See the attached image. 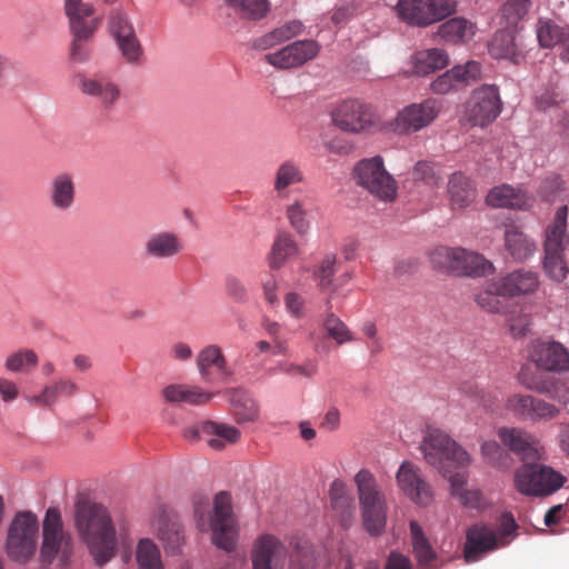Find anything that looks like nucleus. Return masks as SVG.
<instances>
[{"instance_id":"nucleus-1","label":"nucleus","mask_w":569,"mask_h":569,"mask_svg":"<svg viewBox=\"0 0 569 569\" xmlns=\"http://www.w3.org/2000/svg\"><path fill=\"white\" fill-rule=\"evenodd\" d=\"M76 528L87 543L98 566L109 562L116 555V529L106 507L79 501L74 515Z\"/></svg>"},{"instance_id":"nucleus-2","label":"nucleus","mask_w":569,"mask_h":569,"mask_svg":"<svg viewBox=\"0 0 569 569\" xmlns=\"http://www.w3.org/2000/svg\"><path fill=\"white\" fill-rule=\"evenodd\" d=\"M197 527L200 531H212V542L224 551L236 548L237 529L232 513L231 496L221 491L213 500V515L210 511V499L206 495L192 498Z\"/></svg>"},{"instance_id":"nucleus-3","label":"nucleus","mask_w":569,"mask_h":569,"mask_svg":"<svg viewBox=\"0 0 569 569\" xmlns=\"http://www.w3.org/2000/svg\"><path fill=\"white\" fill-rule=\"evenodd\" d=\"M362 523L371 536H380L387 525L388 505L376 477L367 469L355 476Z\"/></svg>"},{"instance_id":"nucleus-4","label":"nucleus","mask_w":569,"mask_h":569,"mask_svg":"<svg viewBox=\"0 0 569 569\" xmlns=\"http://www.w3.org/2000/svg\"><path fill=\"white\" fill-rule=\"evenodd\" d=\"M39 521L31 511H19L7 529L4 553L11 561L26 565L30 562L38 549Z\"/></svg>"},{"instance_id":"nucleus-5","label":"nucleus","mask_w":569,"mask_h":569,"mask_svg":"<svg viewBox=\"0 0 569 569\" xmlns=\"http://www.w3.org/2000/svg\"><path fill=\"white\" fill-rule=\"evenodd\" d=\"M420 449L427 463L435 467L442 476H447L450 468H465L471 461L470 455L440 429H429Z\"/></svg>"},{"instance_id":"nucleus-6","label":"nucleus","mask_w":569,"mask_h":569,"mask_svg":"<svg viewBox=\"0 0 569 569\" xmlns=\"http://www.w3.org/2000/svg\"><path fill=\"white\" fill-rule=\"evenodd\" d=\"M518 528L515 518L510 513H503L498 531L483 525L470 527L466 535L463 557L466 562H475L483 553L505 547Z\"/></svg>"},{"instance_id":"nucleus-7","label":"nucleus","mask_w":569,"mask_h":569,"mask_svg":"<svg viewBox=\"0 0 569 569\" xmlns=\"http://www.w3.org/2000/svg\"><path fill=\"white\" fill-rule=\"evenodd\" d=\"M567 478L550 466L531 461L515 472V486L525 496L546 497L559 490Z\"/></svg>"},{"instance_id":"nucleus-8","label":"nucleus","mask_w":569,"mask_h":569,"mask_svg":"<svg viewBox=\"0 0 569 569\" xmlns=\"http://www.w3.org/2000/svg\"><path fill=\"white\" fill-rule=\"evenodd\" d=\"M332 123L348 133H373L381 129L375 108L359 99H347L331 111Z\"/></svg>"},{"instance_id":"nucleus-9","label":"nucleus","mask_w":569,"mask_h":569,"mask_svg":"<svg viewBox=\"0 0 569 569\" xmlns=\"http://www.w3.org/2000/svg\"><path fill=\"white\" fill-rule=\"evenodd\" d=\"M356 183L367 190L375 198L391 202L397 197V182L386 170L383 159L376 156L360 160L352 172Z\"/></svg>"},{"instance_id":"nucleus-10","label":"nucleus","mask_w":569,"mask_h":569,"mask_svg":"<svg viewBox=\"0 0 569 569\" xmlns=\"http://www.w3.org/2000/svg\"><path fill=\"white\" fill-rule=\"evenodd\" d=\"M72 553V539L64 532L61 513L58 508L51 507L47 510L42 523V542L40 546V560L50 565L57 556L63 562L68 561Z\"/></svg>"},{"instance_id":"nucleus-11","label":"nucleus","mask_w":569,"mask_h":569,"mask_svg":"<svg viewBox=\"0 0 569 569\" xmlns=\"http://www.w3.org/2000/svg\"><path fill=\"white\" fill-rule=\"evenodd\" d=\"M399 490L412 502L427 507L433 501V490L421 469L411 461H403L397 473Z\"/></svg>"},{"instance_id":"nucleus-12","label":"nucleus","mask_w":569,"mask_h":569,"mask_svg":"<svg viewBox=\"0 0 569 569\" xmlns=\"http://www.w3.org/2000/svg\"><path fill=\"white\" fill-rule=\"evenodd\" d=\"M498 437L523 463L546 460V449L540 440L523 429L502 427Z\"/></svg>"},{"instance_id":"nucleus-13","label":"nucleus","mask_w":569,"mask_h":569,"mask_svg":"<svg viewBox=\"0 0 569 569\" xmlns=\"http://www.w3.org/2000/svg\"><path fill=\"white\" fill-rule=\"evenodd\" d=\"M320 51V46L315 40H298L280 50L264 56V61L270 66L289 70L302 67L308 61L315 59Z\"/></svg>"},{"instance_id":"nucleus-14","label":"nucleus","mask_w":569,"mask_h":569,"mask_svg":"<svg viewBox=\"0 0 569 569\" xmlns=\"http://www.w3.org/2000/svg\"><path fill=\"white\" fill-rule=\"evenodd\" d=\"M468 118L473 126L486 127L501 112L498 88L483 86L473 91L468 104Z\"/></svg>"},{"instance_id":"nucleus-15","label":"nucleus","mask_w":569,"mask_h":569,"mask_svg":"<svg viewBox=\"0 0 569 569\" xmlns=\"http://www.w3.org/2000/svg\"><path fill=\"white\" fill-rule=\"evenodd\" d=\"M288 549L272 535L264 533L256 539L250 559L252 569H284Z\"/></svg>"},{"instance_id":"nucleus-16","label":"nucleus","mask_w":569,"mask_h":569,"mask_svg":"<svg viewBox=\"0 0 569 569\" xmlns=\"http://www.w3.org/2000/svg\"><path fill=\"white\" fill-rule=\"evenodd\" d=\"M441 103L437 99H426L420 103H412L399 112L396 122L402 132H416L429 126L439 114Z\"/></svg>"},{"instance_id":"nucleus-17","label":"nucleus","mask_w":569,"mask_h":569,"mask_svg":"<svg viewBox=\"0 0 569 569\" xmlns=\"http://www.w3.org/2000/svg\"><path fill=\"white\" fill-rule=\"evenodd\" d=\"M76 83L83 94L94 98L104 109L114 107L121 97L119 86L104 77L79 73L76 76Z\"/></svg>"},{"instance_id":"nucleus-18","label":"nucleus","mask_w":569,"mask_h":569,"mask_svg":"<svg viewBox=\"0 0 569 569\" xmlns=\"http://www.w3.org/2000/svg\"><path fill=\"white\" fill-rule=\"evenodd\" d=\"M64 12L71 33H94L101 26L102 18L96 16V8L83 0H64Z\"/></svg>"},{"instance_id":"nucleus-19","label":"nucleus","mask_w":569,"mask_h":569,"mask_svg":"<svg viewBox=\"0 0 569 569\" xmlns=\"http://www.w3.org/2000/svg\"><path fill=\"white\" fill-rule=\"evenodd\" d=\"M481 66L477 61H468L465 66H455L439 76L432 83L431 90L437 94H446L461 86H468L480 79Z\"/></svg>"},{"instance_id":"nucleus-20","label":"nucleus","mask_w":569,"mask_h":569,"mask_svg":"<svg viewBox=\"0 0 569 569\" xmlns=\"http://www.w3.org/2000/svg\"><path fill=\"white\" fill-rule=\"evenodd\" d=\"M469 257L476 259V261L481 260L480 253L460 247L450 248L441 246L430 252L429 260L435 270L447 274L460 276L461 271H466L462 263Z\"/></svg>"},{"instance_id":"nucleus-21","label":"nucleus","mask_w":569,"mask_h":569,"mask_svg":"<svg viewBox=\"0 0 569 569\" xmlns=\"http://www.w3.org/2000/svg\"><path fill=\"white\" fill-rule=\"evenodd\" d=\"M497 279L499 287L509 298L535 295L541 286L539 273L525 267L515 269Z\"/></svg>"},{"instance_id":"nucleus-22","label":"nucleus","mask_w":569,"mask_h":569,"mask_svg":"<svg viewBox=\"0 0 569 569\" xmlns=\"http://www.w3.org/2000/svg\"><path fill=\"white\" fill-rule=\"evenodd\" d=\"M537 367L548 371L569 370V352L558 342H538L530 355Z\"/></svg>"},{"instance_id":"nucleus-23","label":"nucleus","mask_w":569,"mask_h":569,"mask_svg":"<svg viewBox=\"0 0 569 569\" xmlns=\"http://www.w3.org/2000/svg\"><path fill=\"white\" fill-rule=\"evenodd\" d=\"M80 391L79 385L70 377H60L44 386L39 395L30 397L31 405L52 407L60 398H73Z\"/></svg>"},{"instance_id":"nucleus-24","label":"nucleus","mask_w":569,"mask_h":569,"mask_svg":"<svg viewBox=\"0 0 569 569\" xmlns=\"http://www.w3.org/2000/svg\"><path fill=\"white\" fill-rule=\"evenodd\" d=\"M183 250L181 238L174 232L152 233L144 243V253L152 259H171Z\"/></svg>"},{"instance_id":"nucleus-25","label":"nucleus","mask_w":569,"mask_h":569,"mask_svg":"<svg viewBox=\"0 0 569 569\" xmlns=\"http://www.w3.org/2000/svg\"><path fill=\"white\" fill-rule=\"evenodd\" d=\"M196 365L202 380L206 382H210L212 379V368L222 377L231 376L222 349L217 345H208L202 348L196 357Z\"/></svg>"},{"instance_id":"nucleus-26","label":"nucleus","mask_w":569,"mask_h":569,"mask_svg":"<svg viewBox=\"0 0 569 569\" xmlns=\"http://www.w3.org/2000/svg\"><path fill=\"white\" fill-rule=\"evenodd\" d=\"M569 246V234L567 232V207L557 210L552 223L545 231L543 253H565Z\"/></svg>"},{"instance_id":"nucleus-27","label":"nucleus","mask_w":569,"mask_h":569,"mask_svg":"<svg viewBox=\"0 0 569 569\" xmlns=\"http://www.w3.org/2000/svg\"><path fill=\"white\" fill-rule=\"evenodd\" d=\"M530 200L527 192L510 184H501L492 188L486 198L487 203L491 207L518 210L528 209Z\"/></svg>"},{"instance_id":"nucleus-28","label":"nucleus","mask_w":569,"mask_h":569,"mask_svg":"<svg viewBox=\"0 0 569 569\" xmlns=\"http://www.w3.org/2000/svg\"><path fill=\"white\" fill-rule=\"evenodd\" d=\"M301 249L295 237L288 231H279L268 253V264L272 270H278L288 260L299 257Z\"/></svg>"},{"instance_id":"nucleus-29","label":"nucleus","mask_w":569,"mask_h":569,"mask_svg":"<svg viewBox=\"0 0 569 569\" xmlns=\"http://www.w3.org/2000/svg\"><path fill=\"white\" fill-rule=\"evenodd\" d=\"M505 248L515 261H526L536 251L537 246L533 239L515 224L505 228Z\"/></svg>"},{"instance_id":"nucleus-30","label":"nucleus","mask_w":569,"mask_h":569,"mask_svg":"<svg viewBox=\"0 0 569 569\" xmlns=\"http://www.w3.org/2000/svg\"><path fill=\"white\" fill-rule=\"evenodd\" d=\"M76 198L74 178L69 172L56 174L50 182L49 199L51 204L60 211L69 210Z\"/></svg>"},{"instance_id":"nucleus-31","label":"nucleus","mask_w":569,"mask_h":569,"mask_svg":"<svg viewBox=\"0 0 569 569\" xmlns=\"http://www.w3.org/2000/svg\"><path fill=\"white\" fill-rule=\"evenodd\" d=\"M305 181V173L299 162L295 160L282 161L274 171L273 190L279 198L288 196V190Z\"/></svg>"},{"instance_id":"nucleus-32","label":"nucleus","mask_w":569,"mask_h":569,"mask_svg":"<svg viewBox=\"0 0 569 569\" xmlns=\"http://www.w3.org/2000/svg\"><path fill=\"white\" fill-rule=\"evenodd\" d=\"M507 298H509L507 293L499 287V280L495 278L476 295L475 300L482 310L503 316L512 303Z\"/></svg>"},{"instance_id":"nucleus-33","label":"nucleus","mask_w":569,"mask_h":569,"mask_svg":"<svg viewBox=\"0 0 569 569\" xmlns=\"http://www.w3.org/2000/svg\"><path fill=\"white\" fill-rule=\"evenodd\" d=\"M204 441L213 450H222L227 445L239 441L241 432L233 426L214 421H204Z\"/></svg>"},{"instance_id":"nucleus-34","label":"nucleus","mask_w":569,"mask_h":569,"mask_svg":"<svg viewBox=\"0 0 569 569\" xmlns=\"http://www.w3.org/2000/svg\"><path fill=\"white\" fill-rule=\"evenodd\" d=\"M230 408L239 423L252 422L259 418V405L246 390L234 389L230 392Z\"/></svg>"},{"instance_id":"nucleus-35","label":"nucleus","mask_w":569,"mask_h":569,"mask_svg":"<svg viewBox=\"0 0 569 569\" xmlns=\"http://www.w3.org/2000/svg\"><path fill=\"white\" fill-rule=\"evenodd\" d=\"M476 30L477 27L473 22L462 17H456L440 24L438 34L447 42L466 43L473 38Z\"/></svg>"},{"instance_id":"nucleus-36","label":"nucleus","mask_w":569,"mask_h":569,"mask_svg":"<svg viewBox=\"0 0 569 569\" xmlns=\"http://www.w3.org/2000/svg\"><path fill=\"white\" fill-rule=\"evenodd\" d=\"M448 192L453 208L463 209L476 199V188L469 178L461 172L451 174L448 181Z\"/></svg>"},{"instance_id":"nucleus-37","label":"nucleus","mask_w":569,"mask_h":569,"mask_svg":"<svg viewBox=\"0 0 569 569\" xmlns=\"http://www.w3.org/2000/svg\"><path fill=\"white\" fill-rule=\"evenodd\" d=\"M162 395L168 402L203 405L210 401L213 393L206 392L199 387H188L182 385H170L162 390Z\"/></svg>"},{"instance_id":"nucleus-38","label":"nucleus","mask_w":569,"mask_h":569,"mask_svg":"<svg viewBox=\"0 0 569 569\" xmlns=\"http://www.w3.org/2000/svg\"><path fill=\"white\" fill-rule=\"evenodd\" d=\"M321 327L327 337L332 339L338 346L351 342L355 340L353 333L348 326L332 312L330 299L327 300V310L322 316Z\"/></svg>"},{"instance_id":"nucleus-39","label":"nucleus","mask_w":569,"mask_h":569,"mask_svg":"<svg viewBox=\"0 0 569 569\" xmlns=\"http://www.w3.org/2000/svg\"><path fill=\"white\" fill-rule=\"evenodd\" d=\"M397 14L412 26L427 27L431 24V14L425 0H399L396 7Z\"/></svg>"},{"instance_id":"nucleus-40","label":"nucleus","mask_w":569,"mask_h":569,"mask_svg":"<svg viewBox=\"0 0 569 569\" xmlns=\"http://www.w3.org/2000/svg\"><path fill=\"white\" fill-rule=\"evenodd\" d=\"M449 63L447 52L439 48L419 51L415 54V72L426 76L436 70L443 69Z\"/></svg>"},{"instance_id":"nucleus-41","label":"nucleus","mask_w":569,"mask_h":569,"mask_svg":"<svg viewBox=\"0 0 569 569\" xmlns=\"http://www.w3.org/2000/svg\"><path fill=\"white\" fill-rule=\"evenodd\" d=\"M410 535L412 540L413 555L420 567H430L436 560V552L432 549L428 538L426 537L421 526L415 521H410Z\"/></svg>"},{"instance_id":"nucleus-42","label":"nucleus","mask_w":569,"mask_h":569,"mask_svg":"<svg viewBox=\"0 0 569 569\" xmlns=\"http://www.w3.org/2000/svg\"><path fill=\"white\" fill-rule=\"evenodd\" d=\"M242 20L258 21L269 12L268 0H223Z\"/></svg>"},{"instance_id":"nucleus-43","label":"nucleus","mask_w":569,"mask_h":569,"mask_svg":"<svg viewBox=\"0 0 569 569\" xmlns=\"http://www.w3.org/2000/svg\"><path fill=\"white\" fill-rule=\"evenodd\" d=\"M569 26H560L549 18H540L537 22V39L541 47L552 48L561 44L567 36Z\"/></svg>"},{"instance_id":"nucleus-44","label":"nucleus","mask_w":569,"mask_h":569,"mask_svg":"<svg viewBox=\"0 0 569 569\" xmlns=\"http://www.w3.org/2000/svg\"><path fill=\"white\" fill-rule=\"evenodd\" d=\"M456 469L457 468H450L447 476H443L451 485L452 495L459 498L465 506H477L480 501L481 493L478 490L465 489V486L467 485V472L463 470L455 471Z\"/></svg>"},{"instance_id":"nucleus-45","label":"nucleus","mask_w":569,"mask_h":569,"mask_svg":"<svg viewBox=\"0 0 569 569\" xmlns=\"http://www.w3.org/2000/svg\"><path fill=\"white\" fill-rule=\"evenodd\" d=\"M138 569H164L159 547L149 538L140 539L136 549Z\"/></svg>"},{"instance_id":"nucleus-46","label":"nucleus","mask_w":569,"mask_h":569,"mask_svg":"<svg viewBox=\"0 0 569 569\" xmlns=\"http://www.w3.org/2000/svg\"><path fill=\"white\" fill-rule=\"evenodd\" d=\"M159 539L170 553H179L184 543V530L179 522L164 521L159 528Z\"/></svg>"},{"instance_id":"nucleus-47","label":"nucleus","mask_w":569,"mask_h":569,"mask_svg":"<svg viewBox=\"0 0 569 569\" xmlns=\"http://www.w3.org/2000/svg\"><path fill=\"white\" fill-rule=\"evenodd\" d=\"M503 317L513 337H525L529 331L530 316L523 311L521 306L511 303Z\"/></svg>"},{"instance_id":"nucleus-48","label":"nucleus","mask_w":569,"mask_h":569,"mask_svg":"<svg viewBox=\"0 0 569 569\" xmlns=\"http://www.w3.org/2000/svg\"><path fill=\"white\" fill-rule=\"evenodd\" d=\"M122 58L131 64H141L143 61V48L136 36L134 30L130 34L116 39Z\"/></svg>"},{"instance_id":"nucleus-49","label":"nucleus","mask_w":569,"mask_h":569,"mask_svg":"<svg viewBox=\"0 0 569 569\" xmlns=\"http://www.w3.org/2000/svg\"><path fill=\"white\" fill-rule=\"evenodd\" d=\"M543 254L542 268L547 277L556 282H562L569 273L565 253L555 252Z\"/></svg>"},{"instance_id":"nucleus-50","label":"nucleus","mask_w":569,"mask_h":569,"mask_svg":"<svg viewBox=\"0 0 569 569\" xmlns=\"http://www.w3.org/2000/svg\"><path fill=\"white\" fill-rule=\"evenodd\" d=\"M489 51L495 58L515 60L517 47L513 37L506 31L497 32L489 46Z\"/></svg>"},{"instance_id":"nucleus-51","label":"nucleus","mask_w":569,"mask_h":569,"mask_svg":"<svg viewBox=\"0 0 569 569\" xmlns=\"http://www.w3.org/2000/svg\"><path fill=\"white\" fill-rule=\"evenodd\" d=\"M530 388L539 393L547 395L559 403L567 405L569 402V386L566 381L551 379L530 386Z\"/></svg>"},{"instance_id":"nucleus-52","label":"nucleus","mask_w":569,"mask_h":569,"mask_svg":"<svg viewBox=\"0 0 569 569\" xmlns=\"http://www.w3.org/2000/svg\"><path fill=\"white\" fill-rule=\"evenodd\" d=\"M337 256L333 253H327L319 264L315 268L313 277L318 282V287L321 290L330 289L332 286V278L336 273Z\"/></svg>"},{"instance_id":"nucleus-53","label":"nucleus","mask_w":569,"mask_h":569,"mask_svg":"<svg viewBox=\"0 0 569 569\" xmlns=\"http://www.w3.org/2000/svg\"><path fill=\"white\" fill-rule=\"evenodd\" d=\"M72 41L70 44L69 58L73 63H84L90 59L91 48L90 39L94 33H71Z\"/></svg>"},{"instance_id":"nucleus-54","label":"nucleus","mask_w":569,"mask_h":569,"mask_svg":"<svg viewBox=\"0 0 569 569\" xmlns=\"http://www.w3.org/2000/svg\"><path fill=\"white\" fill-rule=\"evenodd\" d=\"M286 216L298 234L305 236L308 232L310 223L307 219V210L301 201L297 200L289 204L286 209Z\"/></svg>"},{"instance_id":"nucleus-55","label":"nucleus","mask_w":569,"mask_h":569,"mask_svg":"<svg viewBox=\"0 0 569 569\" xmlns=\"http://www.w3.org/2000/svg\"><path fill=\"white\" fill-rule=\"evenodd\" d=\"M533 401L535 397L530 395L513 393L507 398L505 407L516 417L529 420Z\"/></svg>"},{"instance_id":"nucleus-56","label":"nucleus","mask_w":569,"mask_h":569,"mask_svg":"<svg viewBox=\"0 0 569 569\" xmlns=\"http://www.w3.org/2000/svg\"><path fill=\"white\" fill-rule=\"evenodd\" d=\"M529 0H508L501 9L502 18L510 27L517 23L528 13Z\"/></svg>"},{"instance_id":"nucleus-57","label":"nucleus","mask_w":569,"mask_h":569,"mask_svg":"<svg viewBox=\"0 0 569 569\" xmlns=\"http://www.w3.org/2000/svg\"><path fill=\"white\" fill-rule=\"evenodd\" d=\"M412 179L416 182L421 181L428 187L435 188L439 186L441 178L433 163L428 161H418L412 169Z\"/></svg>"},{"instance_id":"nucleus-58","label":"nucleus","mask_w":569,"mask_h":569,"mask_svg":"<svg viewBox=\"0 0 569 569\" xmlns=\"http://www.w3.org/2000/svg\"><path fill=\"white\" fill-rule=\"evenodd\" d=\"M38 362V356L32 350H19L11 353L6 360V368L9 371H22L28 367H34Z\"/></svg>"},{"instance_id":"nucleus-59","label":"nucleus","mask_w":569,"mask_h":569,"mask_svg":"<svg viewBox=\"0 0 569 569\" xmlns=\"http://www.w3.org/2000/svg\"><path fill=\"white\" fill-rule=\"evenodd\" d=\"M560 409L542 399L535 398L530 419L533 422L550 421L558 417Z\"/></svg>"},{"instance_id":"nucleus-60","label":"nucleus","mask_w":569,"mask_h":569,"mask_svg":"<svg viewBox=\"0 0 569 569\" xmlns=\"http://www.w3.org/2000/svg\"><path fill=\"white\" fill-rule=\"evenodd\" d=\"M429 13L432 16L430 22L440 21L456 11V0H425Z\"/></svg>"},{"instance_id":"nucleus-61","label":"nucleus","mask_w":569,"mask_h":569,"mask_svg":"<svg viewBox=\"0 0 569 569\" xmlns=\"http://www.w3.org/2000/svg\"><path fill=\"white\" fill-rule=\"evenodd\" d=\"M480 259L476 261V259H471L470 257L466 259L462 263L465 266L466 271H461L460 276H469V277H485L495 271V267L491 261L487 260L482 254H480Z\"/></svg>"},{"instance_id":"nucleus-62","label":"nucleus","mask_w":569,"mask_h":569,"mask_svg":"<svg viewBox=\"0 0 569 569\" xmlns=\"http://www.w3.org/2000/svg\"><path fill=\"white\" fill-rule=\"evenodd\" d=\"M109 29L114 39L130 34L134 30L126 14L119 10H113L110 13Z\"/></svg>"},{"instance_id":"nucleus-63","label":"nucleus","mask_w":569,"mask_h":569,"mask_svg":"<svg viewBox=\"0 0 569 569\" xmlns=\"http://www.w3.org/2000/svg\"><path fill=\"white\" fill-rule=\"evenodd\" d=\"M227 296L234 302L243 303L248 300V291L244 283L236 276H227L224 280Z\"/></svg>"},{"instance_id":"nucleus-64","label":"nucleus","mask_w":569,"mask_h":569,"mask_svg":"<svg viewBox=\"0 0 569 569\" xmlns=\"http://www.w3.org/2000/svg\"><path fill=\"white\" fill-rule=\"evenodd\" d=\"M303 24L298 20H292L283 23L282 26L273 29L278 40L281 43L291 40L292 38L299 36L302 32Z\"/></svg>"}]
</instances>
